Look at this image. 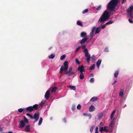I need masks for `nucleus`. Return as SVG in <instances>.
I'll return each instance as SVG.
<instances>
[{
	"instance_id": "obj_32",
	"label": "nucleus",
	"mask_w": 133,
	"mask_h": 133,
	"mask_svg": "<svg viewBox=\"0 0 133 133\" xmlns=\"http://www.w3.org/2000/svg\"><path fill=\"white\" fill-rule=\"evenodd\" d=\"M65 56H66L65 55H62V56L60 57L61 60H63L64 59H65Z\"/></svg>"
},
{
	"instance_id": "obj_1",
	"label": "nucleus",
	"mask_w": 133,
	"mask_h": 133,
	"mask_svg": "<svg viewBox=\"0 0 133 133\" xmlns=\"http://www.w3.org/2000/svg\"><path fill=\"white\" fill-rule=\"evenodd\" d=\"M119 2V0H111L107 4V9L111 11H114Z\"/></svg>"
},
{
	"instance_id": "obj_18",
	"label": "nucleus",
	"mask_w": 133,
	"mask_h": 133,
	"mask_svg": "<svg viewBox=\"0 0 133 133\" xmlns=\"http://www.w3.org/2000/svg\"><path fill=\"white\" fill-rule=\"evenodd\" d=\"M95 107L92 105H91L89 108V111L90 112L93 111L95 109Z\"/></svg>"
},
{
	"instance_id": "obj_31",
	"label": "nucleus",
	"mask_w": 133,
	"mask_h": 133,
	"mask_svg": "<svg viewBox=\"0 0 133 133\" xmlns=\"http://www.w3.org/2000/svg\"><path fill=\"white\" fill-rule=\"evenodd\" d=\"M114 22V21H113L110 20L108 22L106 23H105V24L107 25L108 24H111L112 23Z\"/></svg>"
},
{
	"instance_id": "obj_35",
	"label": "nucleus",
	"mask_w": 133,
	"mask_h": 133,
	"mask_svg": "<svg viewBox=\"0 0 133 133\" xmlns=\"http://www.w3.org/2000/svg\"><path fill=\"white\" fill-rule=\"evenodd\" d=\"M95 126L94 125L92 126L90 129V131L91 132H92Z\"/></svg>"
},
{
	"instance_id": "obj_15",
	"label": "nucleus",
	"mask_w": 133,
	"mask_h": 133,
	"mask_svg": "<svg viewBox=\"0 0 133 133\" xmlns=\"http://www.w3.org/2000/svg\"><path fill=\"white\" fill-rule=\"evenodd\" d=\"M88 39V37H86L85 38H84L80 41L79 43L81 44H83Z\"/></svg>"
},
{
	"instance_id": "obj_55",
	"label": "nucleus",
	"mask_w": 133,
	"mask_h": 133,
	"mask_svg": "<svg viewBox=\"0 0 133 133\" xmlns=\"http://www.w3.org/2000/svg\"><path fill=\"white\" fill-rule=\"evenodd\" d=\"M3 131V129L1 128H0V132H1Z\"/></svg>"
},
{
	"instance_id": "obj_59",
	"label": "nucleus",
	"mask_w": 133,
	"mask_h": 133,
	"mask_svg": "<svg viewBox=\"0 0 133 133\" xmlns=\"http://www.w3.org/2000/svg\"><path fill=\"white\" fill-rule=\"evenodd\" d=\"M50 119L51 120L52 119V117H51L50 118Z\"/></svg>"
},
{
	"instance_id": "obj_52",
	"label": "nucleus",
	"mask_w": 133,
	"mask_h": 133,
	"mask_svg": "<svg viewBox=\"0 0 133 133\" xmlns=\"http://www.w3.org/2000/svg\"><path fill=\"white\" fill-rule=\"evenodd\" d=\"M83 115L85 116H87V114L86 113H83Z\"/></svg>"
},
{
	"instance_id": "obj_11",
	"label": "nucleus",
	"mask_w": 133,
	"mask_h": 133,
	"mask_svg": "<svg viewBox=\"0 0 133 133\" xmlns=\"http://www.w3.org/2000/svg\"><path fill=\"white\" fill-rule=\"evenodd\" d=\"M50 88H49L45 93L44 97L47 100L49 98L50 94Z\"/></svg>"
},
{
	"instance_id": "obj_42",
	"label": "nucleus",
	"mask_w": 133,
	"mask_h": 133,
	"mask_svg": "<svg viewBox=\"0 0 133 133\" xmlns=\"http://www.w3.org/2000/svg\"><path fill=\"white\" fill-rule=\"evenodd\" d=\"M75 61H76V63L77 64H79L80 63V62H79V61L77 58H76V59Z\"/></svg>"
},
{
	"instance_id": "obj_29",
	"label": "nucleus",
	"mask_w": 133,
	"mask_h": 133,
	"mask_svg": "<svg viewBox=\"0 0 133 133\" xmlns=\"http://www.w3.org/2000/svg\"><path fill=\"white\" fill-rule=\"evenodd\" d=\"M57 89V88L56 87H54L51 90V92L52 93L54 92Z\"/></svg>"
},
{
	"instance_id": "obj_51",
	"label": "nucleus",
	"mask_w": 133,
	"mask_h": 133,
	"mask_svg": "<svg viewBox=\"0 0 133 133\" xmlns=\"http://www.w3.org/2000/svg\"><path fill=\"white\" fill-rule=\"evenodd\" d=\"M126 1V0H122V3H124L125 1Z\"/></svg>"
},
{
	"instance_id": "obj_23",
	"label": "nucleus",
	"mask_w": 133,
	"mask_h": 133,
	"mask_svg": "<svg viewBox=\"0 0 133 133\" xmlns=\"http://www.w3.org/2000/svg\"><path fill=\"white\" fill-rule=\"evenodd\" d=\"M86 34L85 32H82L81 33V36L82 37H85L86 38V37H87L86 36Z\"/></svg>"
},
{
	"instance_id": "obj_62",
	"label": "nucleus",
	"mask_w": 133,
	"mask_h": 133,
	"mask_svg": "<svg viewBox=\"0 0 133 133\" xmlns=\"http://www.w3.org/2000/svg\"><path fill=\"white\" fill-rule=\"evenodd\" d=\"M91 75V76H93V75Z\"/></svg>"
},
{
	"instance_id": "obj_34",
	"label": "nucleus",
	"mask_w": 133,
	"mask_h": 133,
	"mask_svg": "<svg viewBox=\"0 0 133 133\" xmlns=\"http://www.w3.org/2000/svg\"><path fill=\"white\" fill-rule=\"evenodd\" d=\"M77 24L81 26H82V23L79 21H77Z\"/></svg>"
},
{
	"instance_id": "obj_2",
	"label": "nucleus",
	"mask_w": 133,
	"mask_h": 133,
	"mask_svg": "<svg viewBox=\"0 0 133 133\" xmlns=\"http://www.w3.org/2000/svg\"><path fill=\"white\" fill-rule=\"evenodd\" d=\"M111 15L110 13L107 10L105 11L99 18L98 23L99 24L107 21Z\"/></svg>"
},
{
	"instance_id": "obj_20",
	"label": "nucleus",
	"mask_w": 133,
	"mask_h": 133,
	"mask_svg": "<svg viewBox=\"0 0 133 133\" xmlns=\"http://www.w3.org/2000/svg\"><path fill=\"white\" fill-rule=\"evenodd\" d=\"M116 111V110H114L112 112L110 116V119L112 120L113 119V117L114 116V114H115Z\"/></svg>"
},
{
	"instance_id": "obj_24",
	"label": "nucleus",
	"mask_w": 133,
	"mask_h": 133,
	"mask_svg": "<svg viewBox=\"0 0 133 133\" xmlns=\"http://www.w3.org/2000/svg\"><path fill=\"white\" fill-rule=\"evenodd\" d=\"M55 55L54 54H52L48 56V57L49 58L53 59L55 57Z\"/></svg>"
},
{
	"instance_id": "obj_17",
	"label": "nucleus",
	"mask_w": 133,
	"mask_h": 133,
	"mask_svg": "<svg viewBox=\"0 0 133 133\" xmlns=\"http://www.w3.org/2000/svg\"><path fill=\"white\" fill-rule=\"evenodd\" d=\"M124 94V91L123 90L121 89L120 91L119 94V95L120 97L122 98L123 97Z\"/></svg>"
},
{
	"instance_id": "obj_48",
	"label": "nucleus",
	"mask_w": 133,
	"mask_h": 133,
	"mask_svg": "<svg viewBox=\"0 0 133 133\" xmlns=\"http://www.w3.org/2000/svg\"><path fill=\"white\" fill-rule=\"evenodd\" d=\"M128 21L130 23H133V21L130 19H128Z\"/></svg>"
},
{
	"instance_id": "obj_61",
	"label": "nucleus",
	"mask_w": 133,
	"mask_h": 133,
	"mask_svg": "<svg viewBox=\"0 0 133 133\" xmlns=\"http://www.w3.org/2000/svg\"><path fill=\"white\" fill-rule=\"evenodd\" d=\"M91 75V76H93V75Z\"/></svg>"
},
{
	"instance_id": "obj_44",
	"label": "nucleus",
	"mask_w": 133,
	"mask_h": 133,
	"mask_svg": "<svg viewBox=\"0 0 133 133\" xmlns=\"http://www.w3.org/2000/svg\"><path fill=\"white\" fill-rule=\"evenodd\" d=\"M106 25L107 24H104L102 25L101 26L102 29H104L106 27Z\"/></svg>"
},
{
	"instance_id": "obj_60",
	"label": "nucleus",
	"mask_w": 133,
	"mask_h": 133,
	"mask_svg": "<svg viewBox=\"0 0 133 133\" xmlns=\"http://www.w3.org/2000/svg\"><path fill=\"white\" fill-rule=\"evenodd\" d=\"M91 75H93V74H91Z\"/></svg>"
},
{
	"instance_id": "obj_38",
	"label": "nucleus",
	"mask_w": 133,
	"mask_h": 133,
	"mask_svg": "<svg viewBox=\"0 0 133 133\" xmlns=\"http://www.w3.org/2000/svg\"><path fill=\"white\" fill-rule=\"evenodd\" d=\"M81 47V46H77L75 49V51L76 52L77 51L80 49Z\"/></svg>"
},
{
	"instance_id": "obj_40",
	"label": "nucleus",
	"mask_w": 133,
	"mask_h": 133,
	"mask_svg": "<svg viewBox=\"0 0 133 133\" xmlns=\"http://www.w3.org/2000/svg\"><path fill=\"white\" fill-rule=\"evenodd\" d=\"M77 108L78 110L80 109L81 108V105L80 104H78L77 106Z\"/></svg>"
},
{
	"instance_id": "obj_14",
	"label": "nucleus",
	"mask_w": 133,
	"mask_h": 133,
	"mask_svg": "<svg viewBox=\"0 0 133 133\" xmlns=\"http://www.w3.org/2000/svg\"><path fill=\"white\" fill-rule=\"evenodd\" d=\"M30 126L29 125H26L25 126V131L28 132H29L30 131Z\"/></svg>"
},
{
	"instance_id": "obj_27",
	"label": "nucleus",
	"mask_w": 133,
	"mask_h": 133,
	"mask_svg": "<svg viewBox=\"0 0 133 133\" xmlns=\"http://www.w3.org/2000/svg\"><path fill=\"white\" fill-rule=\"evenodd\" d=\"M95 64H93L89 68V70H90L94 69L95 67Z\"/></svg>"
},
{
	"instance_id": "obj_43",
	"label": "nucleus",
	"mask_w": 133,
	"mask_h": 133,
	"mask_svg": "<svg viewBox=\"0 0 133 133\" xmlns=\"http://www.w3.org/2000/svg\"><path fill=\"white\" fill-rule=\"evenodd\" d=\"M72 110H74L76 109V106L75 105H72Z\"/></svg>"
},
{
	"instance_id": "obj_21",
	"label": "nucleus",
	"mask_w": 133,
	"mask_h": 133,
	"mask_svg": "<svg viewBox=\"0 0 133 133\" xmlns=\"http://www.w3.org/2000/svg\"><path fill=\"white\" fill-rule=\"evenodd\" d=\"M98 99L97 97H93L91 98L90 101L91 102H94Z\"/></svg>"
},
{
	"instance_id": "obj_37",
	"label": "nucleus",
	"mask_w": 133,
	"mask_h": 133,
	"mask_svg": "<svg viewBox=\"0 0 133 133\" xmlns=\"http://www.w3.org/2000/svg\"><path fill=\"white\" fill-rule=\"evenodd\" d=\"M89 81L91 83H92L94 82V78H91L90 80Z\"/></svg>"
},
{
	"instance_id": "obj_12",
	"label": "nucleus",
	"mask_w": 133,
	"mask_h": 133,
	"mask_svg": "<svg viewBox=\"0 0 133 133\" xmlns=\"http://www.w3.org/2000/svg\"><path fill=\"white\" fill-rule=\"evenodd\" d=\"M25 122L23 120H21L20 121L18 127L20 129H22L25 127Z\"/></svg>"
},
{
	"instance_id": "obj_49",
	"label": "nucleus",
	"mask_w": 133,
	"mask_h": 133,
	"mask_svg": "<svg viewBox=\"0 0 133 133\" xmlns=\"http://www.w3.org/2000/svg\"><path fill=\"white\" fill-rule=\"evenodd\" d=\"M66 119L65 118H64L63 119V121L64 122L66 123Z\"/></svg>"
},
{
	"instance_id": "obj_56",
	"label": "nucleus",
	"mask_w": 133,
	"mask_h": 133,
	"mask_svg": "<svg viewBox=\"0 0 133 133\" xmlns=\"http://www.w3.org/2000/svg\"><path fill=\"white\" fill-rule=\"evenodd\" d=\"M52 48V47H50V48H49V50H50V49H51Z\"/></svg>"
},
{
	"instance_id": "obj_16",
	"label": "nucleus",
	"mask_w": 133,
	"mask_h": 133,
	"mask_svg": "<svg viewBox=\"0 0 133 133\" xmlns=\"http://www.w3.org/2000/svg\"><path fill=\"white\" fill-rule=\"evenodd\" d=\"M102 62V60L101 59H99L97 61L96 63V65L97 67L99 68V66L101 64Z\"/></svg>"
},
{
	"instance_id": "obj_22",
	"label": "nucleus",
	"mask_w": 133,
	"mask_h": 133,
	"mask_svg": "<svg viewBox=\"0 0 133 133\" xmlns=\"http://www.w3.org/2000/svg\"><path fill=\"white\" fill-rule=\"evenodd\" d=\"M84 75L83 73H80L79 76V78L80 79H83L84 78Z\"/></svg>"
},
{
	"instance_id": "obj_8",
	"label": "nucleus",
	"mask_w": 133,
	"mask_h": 133,
	"mask_svg": "<svg viewBox=\"0 0 133 133\" xmlns=\"http://www.w3.org/2000/svg\"><path fill=\"white\" fill-rule=\"evenodd\" d=\"M64 66L62 65L61 68L60 72L62 73V71L64 69L65 70V71H67L68 68V62L67 61H66L64 63Z\"/></svg>"
},
{
	"instance_id": "obj_36",
	"label": "nucleus",
	"mask_w": 133,
	"mask_h": 133,
	"mask_svg": "<svg viewBox=\"0 0 133 133\" xmlns=\"http://www.w3.org/2000/svg\"><path fill=\"white\" fill-rule=\"evenodd\" d=\"M101 5H100L96 9V10L97 11L100 10L101 9Z\"/></svg>"
},
{
	"instance_id": "obj_4",
	"label": "nucleus",
	"mask_w": 133,
	"mask_h": 133,
	"mask_svg": "<svg viewBox=\"0 0 133 133\" xmlns=\"http://www.w3.org/2000/svg\"><path fill=\"white\" fill-rule=\"evenodd\" d=\"M113 123V121H111L110 125L109 127L105 126L104 127H102L100 128H99V131L101 132L102 131L105 132H109L110 130L111 131L112 130V124Z\"/></svg>"
},
{
	"instance_id": "obj_9",
	"label": "nucleus",
	"mask_w": 133,
	"mask_h": 133,
	"mask_svg": "<svg viewBox=\"0 0 133 133\" xmlns=\"http://www.w3.org/2000/svg\"><path fill=\"white\" fill-rule=\"evenodd\" d=\"M72 67H70L69 69V70L68 71H66L65 74L66 75H68V76H70L74 74L75 72H72Z\"/></svg>"
},
{
	"instance_id": "obj_6",
	"label": "nucleus",
	"mask_w": 133,
	"mask_h": 133,
	"mask_svg": "<svg viewBox=\"0 0 133 133\" xmlns=\"http://www.w3.org/2000/svg\"><path fill=\"white\" fill-rule=\"evenodd\" d=\"M37 104H35L33 106H30L25 108V109L26 111L31 112L34 110H36L37 109Z\"/></svg>"
},
{
	"instance_id": "obj_45",
	"label": "nucleus",
	"mask_w": 133,
	"mask_h": 133,
	"mask_svg": "<svg viewBox=\"0 0 133 133\" xmlns=\"http://www.w3.org/2000/svg\"><path fill=\"white\" fill-rule=\"evenodd\" d=\"M95 133H98V128L97 127H96L95 128Z\"/></svg>"
},
{
	"instance_id": "obj_57",
	"label": "nucleus",
	"mask_w": 133,
	"mask_h": 133,
	"mask_svg": "<svg viewBox=\"0 0 133 133\" xmlns=\"http://www.w3.org/2000/svg\"><path fill=\"white\" fill-rule=\"evenodd\" d=\"M8 133H12V132L11 131H9Z\"/></svg>"
},
{
	"instance_id": "obj_54",
	"label": "nucleus",
	"mask_w": 133,
	"mask_h": 133,
	"mask_svg": "<svg viewBox=\"0 0 133 133\" xmlns=\"http://www.w3.org/2000/svg\"><path fill=\"white\" fill-rule=\"evenodd\" d=\"M88 116H89V119H90L91 117V114H89L88 115Z\"/></svg>"
},
{
	"instance_id": "obj_25",
	"label": "nucleus",
	"mask_w": 133,
	"mask_h": 133,
	"mask_svg": "<svg viewBox=\"0 0 133 133\" xmlns=\"http://www.w3.org/2000/svg\"><path fill=\"white\" fill-rule=\"evenodd\" d=\"M68 88H70L72 90H75L76 89V87L75 86L71 85L68 86Z\"/></svg>"
},
{
	"instance_id": "obj_50",
	"label": "nucleus",
	"mask_w": 133,
	"mask_h": 133,
	"mask_svg": "<svg viewBox=\"0 0 133 133\" xmlns=\"http://www.w3.org/2000/svg\"><path fill=\"white\" fill-rule=\"evenodd\" d=\"M43 104H44V103L42 102H41V103H40V105L41 106H43Z\"/></svg>"
},
{
	"instance_id": "obj_46",
	"label": "nucleus",
	"mask_w": 133,
	"mask_h": 133,
	"mask_svg": "<svg viewBox=\"0 0 133 133\" xmlns=\"http://www.w3.org/2000/svg\"><path fill=\"white\" fill-rule=\"evenodd\" d=\"M103 125V122H101L100 123L99 125V128L101 127Z\"/></svg>"
},
{
	"instance_id": "obj_13",
	"label": "nucleus",
	"mask_w": 133,
	"mask_h": 133,
	"mask_svg": "<svg viewBox=\"0 0 133 133\" xmlns=\"http://www.w3.org/2000/svg\"><path fill=\"white\" fill-rule=\"evenodd\" d=\"M95 29L96 26H94L93 27L90 33V36L91 38H92L94 36V31H95Z\"/></svg>"
},
{
	"instance_id": "obj_7",
	"label": "nucleus",
	"mask_w": 133,
	"mask_h": 133,
	"mask_svg": "<svg viewBox=\"0 0 133 133\" xmlns=\"http://www.w3.org/2000/svg\"><path fill=\"white\" fill-rule=\"evenodd\" d=\"M133 5H132L130 6L129 8L127 10V12L128 15L132 19H133Z\"/></svg>"
},
{
	"instance_id": "obj_39",
	"label": "nucleus",
	"mask_w": 133,
	"mask_h": 133,
	"mask_svg": "<svg viewBox=\"0 0 133 133\" xmlns=\"http://www.w3.org/2000/svg\"><path fill=\"white\" fill-rule=\"evenodd\" d=\"M88 11V9H85L82 11V13L84 14L85 13H87Z\"/></svg>"
},
{
	"instance_id": "obj_10",
	"label": "nucleus",
	"mask_w": 133,
	"mask_h": 133,
	"mask_svg": "<svg viewBox=\"0 0 133 133\" xmlns=\"http://www.w3.org/2000/svg\"><path fill=\"white\" fill-rule=\"evenodd\" d=\"M86 67V66H84L83 65L79 66L77 70L78 71H79L81 73H83V72H85V70L84 69V68Z\"/></svg>"
},
{
	"instance_id": "obj_41",
	"label": "nucleus",
	"mask_w": 133,
	"mask_h": 133,
	"mask_svg": "<svg viewBox=\"0 0 133 133\" xmlns=\"http://www.w3.org/2000/svg\"><path fill=\"white\" fill-rule=\"evenodd\" d=\"M23 109L22 108H19L18 109V111L20 113L22 112L23 111Z\"/></svg>"
},
{
	"instance_id": "obj_28",
	"label": "nucleus",
	"mask_w": 133,
	"mask_h": 133,
	"mask_svg": "<svg viewBox=\"0 0 133 133\" xmlns=\"http://www.w3.org/2000/svg\"><path fill=\"white\" fill-rule=\"evenodd\" d=\"M119 71L118 70L116 71L114 74V77L115 78H116L118 74Z\"/></svg>"
},
{
	"instance_id": "obj_19",
	"label": "nucleus",
	"mask_w": 133,
	"mask_h": 133,
	"mask_svg": "<svg viewBox=\"0 0 133 133\" xmlns=\"http://www.w3.org/2000/svg\"><path fill=\"white\" fill-rule=\"evenodd\" d=\"M95 34L99 33L101 31V30H99V27L97 28L96 27V29H95Z\"/></svg>"
},
{
	"instance_id": "obj_26",
	"label": "nucleus",
	"mask_w": 133,
	"mask_h": 133,
	"mask_svg": "<svg viewBox=\"0 0 133 133\" xmlns=\"http://www.w3.org/2000/svg\"><path fill=\"white\" fill-rule=\"evenodd\" d=\"M103 114L102 113H99L98 114V119H101L103 116Z\"/></svg>"
},
{
	"instance_id": "obj_3",
	"label": "nucleus",
	"mask_w": 133,
	"mask_h": 133,
	"mask_svg": "<svg viewBox=\"0 0 133 133\" xmlns=\"http://www.w3.org/2000/svg\"><path fill=\"white\" fill-rule=\"evenodd\" d=\"M86 45L85 44H83L82 46V48L84 49L83 52L84 53L85 56L87 57L86 59L87 62L89 63L90 62V55L89 54L88 52V50L87 48H86Z\"/></svg>"
},
{
	"instance_id": "obj_58",
	"label": "nucleus",
	"mask_w": 133,
	"mask_h": 133,
	"mask_svg": "<svg viewBox=\"0 0 133 133\" xmlns=\"http://www.w3.org/2000/svg\"><path fill=\"white\" fill-rule=\"evenodd\" d=\"M25 121H27V122H28V120L27 119H26V120H25Z\"/></svg>"
},
{
	"instance_id": "obj_53",
	"label": "nucleus",
	"mask_w": 133,
	"mask_h": 133,
	"mask_svg": "<svg viewBox=\"0 0 133 133\" xmlns=\"http://www.w3.org/2000/svg\"><path fill=\"white\" fill-rule=\"evenodd\" d=\"M116 82H117V81L116 80H115L114 82L112 83V85H113Z\"/></svg>"
},
{
	"instance_id": "obj_5",
	"label": "nucleus",
	"mask_w": 133,
	"mask_h": 133,
	"mask_svg": "<svg viewBox=\"0 0 133 133\" xmlns=\"http://www.w3.org/2000/svg\"><path fill=\"white\" fill-rule=\"evenodd\" d=\"M26 115L27 116H29L31 119H35L36 122L38 121L39 117V114L38 112L36 113L34 115V116L29 113L26 114Z\"/></svg>"
},
{
	"instance_id": "obj_33",
	"label": "nucleus",
	"mask_w": 133,
	"mask_h": 133,
	"mask_svg": "<svg viewBox=\"0 0 133 133\" xmlns=\"http://www.w3.org/2000/svg\"><path fill=\"white\" fill-rule=\"evenodd\" d=\"M95 56L94 55H92L91 57V61H93L95 60Z\"/></svg>"
},
{
	"instance_id": "obj_47",
	"label": "nucleus",
	"mask_w": 133,
	"mask_h": 133,
	"mask_svg": "<svg viewBox=\"0 0 133 133\" xmlns=\"http://www.w3.org/2000/svg\"><path fill=\"white\" fill-rule=\"evenodd\" d=\"M104 51L106 52H108L109 51V50L108 48L106 47L104 50Z\"/></svg>"
},
{
	"instance_id": "obj_30",
	"label": "nucleus",
	"mask_w": 133,
	"mask_h": 133,
	"mask_svg": "<svg viewBox=\"0 0 133 133\" xmlns=\"http://www.w3.org/2000/svg\"><path fill=\"white\" fill-rule=\"evenodd\" d=\"M42 121L43 118L42 117H41L38 123V125H40L41 124L42 122Z\"/></svg>"
}]
</instances>
